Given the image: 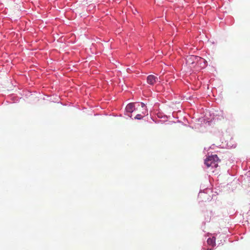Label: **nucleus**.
I'll return each instance as SVG.
<instances>
[{
	"label": "nucleus",
	"instance_id": "nucleus-7",
	"mask_svg": "<svg viewBox=\"0 0 250 250\" xmlns=\"http://www.w3.org/2000/svg\"><path fill=\"white\" fill-rule=\"evenodd\" d=\"M144 117L141 114H138L135 117V119L140 120Z\"/></svg>",
	"mask_w": 250,
	"mask_h": 250
},
{
	"label": "nucleus",
	"instance_id": "nucleus-6",
	"mask_svg": "<svg viewBox=\"0 0 250 250\" xmlns=\"http://www.w3.org/2000/svg\"><path fill=\"white\" fill-rule=\"evenodd\" d=\"M141 107L142 108L141 112L143 114L145 115L146 113V111H147L146 107L145 104L143 103H141Z\"/></svg>",
	"mask_w": 250,
	"mask_h": 250
},
{
	"label": "nucleus",
	"instance_id": "nucleus-4",
	"mask_svg": "<svg viewBox=\"0 0 250 250\" xmlns=\"http://www.w3.org/2000/svg\"><path fill=\"white\" fill-rule=\"evenodd\" d=\"M158 81V77L153 75H148L147 77V83L151 85H154Z\"/></svg>",
	"mask_w": 250,
	"mask_h": 250
},
{
	"label": "nucleus",
	"instance_id": "nucleus-3",
	"mask_svg": "<svg viewBox=\"0 0 250 250\" xmlns=\"http://www.w3.org/2000/svg\"><path fill=\"white\" fill-rule=\"evenodd\" d=\"M140 104H138V107L135 108V105L134 103H130L126 105L125 107V110L126 112L131 113L133 111L138 110V108L140 107Z\"/></svg>",
	"mask_w": 250,
	"mask_h": 250
},
{
	"label": "nucleus",
	"instance_id": "nucleus-9",
	"mask_svg": "<svg viewBox=\"0 0 250 250\" xmlns=\"http://www.w3.org/2000/svg\"><path fill=\"white\" fill-rule=\"evenodd\" d=\"M208 250H211V249H208Z\"/></svg>",
	"mask_w": 250,
	"mask_h": 250
},
{
	"label": "nucleus",
	"instance_id": "nucleus-5",
	"mask_svg": "<svg viewBox=\"0 0 250 250\" xmlns=\"http://www.w3.org/2000/svg\"><path fill=\"white\" fill-rule=\"evenodd\" d=\"M207 243L209 245L214 246L215 245V239L214 237L209 238L207 240Z\"/></svg>",
	"mask_w": 250,
	"mask_h": 250
},
{
	"label": "nucleus",
	"instance_id": "nucleus-1",
	"mask_svg": "<svg viewBox=\"0 0 250 250\" xmlns=\"http://www.w3.org/2000/svg\"><path fill=\"white\" fill-rule=\"evenodd\" d=\"M218 157H206L204 163L207 167H216L218 166L217 161Z\"/></svg>",
	"mask_w": 250,
	"mask_h": 250
},
{
	"label": "nucleus",
	"instance_id": "nucleus-8",
	"mask_svg": "<svg viewBox=\"0 0 250 250\" xmlns=\"http://www.w3.org/2000/svg\"><path fill=\"white\" fill-rule=\"evenodd\" d=\"M211 156H213V157H215V156H217L216 154H215V155H211Z\"/></svg>",
	"mask_w": 250,
	"mask_h": 250
},
{
	"label": "nucleus",
	"instance_id": "nucleus-2",
	"mask_svg": "<svg viewBox=\"0 0 250 250\" xmlns=\"http://www.w3.org/2000/svg\"><path fill=\"white\" fill-rule=\"evenodd\" d=\"M201 59L200 57L197 56L189 55L186 58V63L188 65H193L196 63L199 60Z\"/></svg>",
	"mask_w": 250,
	"mask_h": 250
}]
</instances>
